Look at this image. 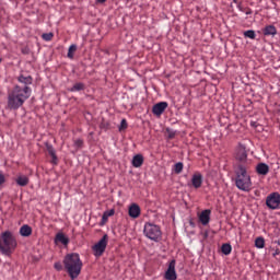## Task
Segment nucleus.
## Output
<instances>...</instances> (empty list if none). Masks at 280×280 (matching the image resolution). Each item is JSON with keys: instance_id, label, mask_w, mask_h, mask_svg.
Segmentation results:
<instances>
[{"instance_id": "14", "label": "nucleus", "mask_w": 280, "mask_h": 280, "mask_svg": "<svg viewBox=\"0 0 280 280\" xmlns=\"http://www.w3.org/2000/svg\"><path fill=\"white\" fill-rule=\"evenodd\" d=\"M199 221L203 226H207L211 221V210H203L199 215Z\"/></svg>"}, {"instance_id": "16", "label": "nucleus", "mask_w": 280, "mask_h": 280, "mask_svg": "<svg viewBox=\"0 0 280 280\" xmlns=\"http://www.w3.org/2000/svg\"><path fill=\"white\" fill-rule=\"evenodd\" d=\"M256 172L259 174V176H267V174L270 172V166L266 163H258L256 166Z\"/></svg>"}, {"instance_id": "40", "label": "nucleus", "mask_w": 280, "mask_h": 280, "mask_svg": "<svg viewBox=\"0 0 280 280\" xmlns=\"http://www.w3.org/2000/svg\"><path fill=\"white\" fill-rule=\"evenodd\" d=\"M1 60H2V59L0 58V62H1Z\"/></svg>"}, {"instance_id": "38", "label": "nucleus", "mask_w": 280, "mask_h": 280, "mask_svg": "<svg viewBox=\"0 0 280 280\" xmlns=\"http://www.w3.org/2000/svg\"><path fill=\"white\" fill-rule=\"evenodd\" d=\"M97 3H106V0H96Z\"/></svg>"}, {"instance_id": "26", "label": "nucleus", "mask_w": 280, "mask_h": 280, "mask_svg": "<svg viewBox=\"0 0 280 280\" xmlns=\"http://www.w3.org/2000/svg\"><path fill=\"white\" fill-rule=\"evenodd\" d=\"M183 167H184L183 162H177V163L174 165V172H175V174H180V173L183 172Z\"/></svg>"}, {"instance_id": "23", "label": "nucleus", "mask_w": 280, "mask_h": 280, "mask_svg": "<svg viewBox=\"0 0 280 280\" xmlns=\"http://www.w3.org/2000/svg\"><path fill=\"white\" fill-rule=\"evenodd\" d=\"M231 250H233V247L229 243L221 246V253H223V255H231Z\"/></svg>"}, {"instance_id": "33", "label": "nucleus", "mask_w": 280, "mask_h": 280, "mask_svg": "<svg viewBox=\"0 0 280 280\" xmlns=\"http://www.w3.org/2000/svg\"><path fill=\"white\" fill-rule=\"evenodd\" d=\"M54 268L58 270V272H60V270H62V262L60 261L55 262Z\"/></svg>"}, {"instance_id": "21", "label": "nucleus", "mask_w": 280, "mask_h": 280, "mask_svg": "<svg viewBox=\"0 0 280 280\" xmlns=\"http://www.w3.org/2000/svg\"><path fill=\"white\" fill-rule=\"evenodd\" d=\"M75 51H78V45L75 44L70 45L67 57L70 58V60H73L75 56Z\"/></svg>"}, {"instance_id": "2", "label": "nucleus", "mask_w": 280, "mask_h": 280, "mask_svg": "<svg viewBox=\"0 0 280 280\" xmlns=\"http://www.w3.org/2000/svg\"><path fill=\"white\" fill-rule=\"evenodd\" d=\"M82 266L83 264L78 253L67 254L63 258V268L71 280H75L82 275Z\"/></svg>"}, {"instance_id": "36", "label": "nucleus", "mask_w": 280, "mask_h": 280, "mask_svg": "<svg viewBox=\"0 0 280 280\" xmlns=\"http://www.w3.org/2000/svg\"><path fill=\"white\" fill-rule=\"evenodd\" d=\"M106 222H108V218L106 214L103 213V217H102V224H106Z\"/></svg>"}, {"instance_id": "8", "label": "nucleus", "mask_w": 280, "mask_h": 280, "mask_svg": "<svg viewBox=\"0 0 280 280\" xmlns=\"http://www.w3.org/2000/svg\"><path fill=\"white\" fill-rule=\"evenodd\" d=\"M164 279L166 280H176L177 276H176V260H171L168 264V268L164 275Z\"/></svg>"}, {"instance_id": "32", "label": "nucleus", "mask_w": 280, "mask_h": 280, "mask_svg": "<svg viewBox=\"0 0 280 280\" xmlns=\"http://www.w3.org/2000/svg\"><path fill=\"white\" fill-rule=\"evenodd\" d=\"M126 128H128V122L126 121V119H122L120 122L119 130H126Z\"/></svg>"}, {"instance_id": "30", "label": "nucleus", "mask_w": 280, "mask_h": 280, "mask_svg": "<svg viewBox=\"0 0 280 280\" xmlns=\"http://www.w3.org/2000/svg\"><path fill=\"white\" fill-rule=\"evenodd\" d=\"M103 214L107 218H112V215H115V209L106 210Z\"/></svg>"}, {"instance_id": "15", "label": "nucleus", "mask_w": 280, "mask_h": 280, "mask_svg": "<svg viewBox=\"0 0 280 280\" xmlns=\"http://www.w3.org/2000/svg\"><path fill=\"white\" fill-rule=\"evenodd\" d=\"M18 82H20V84H23V85H20V86H26V89H30V85L32 84V82H34V79L32 78V75H19L18 77Z\"/></svg>"}, {"instance_id": "13", "label": "nucleus", "mask_w": 280, "mask_h": 280, "mask_svg": "<svg viewBox=\"0 0 280 280\" xmlns=\"http://www.w3.org/2000/svg\"><path fill=\"white\" fill-rule=\"evenodd\" d=\"M129 218H133V220H136V218H139V215H141V208L139 207V205L137 203H132L129 207Z\"/></svg>"}, {"instance_id": "5", "label": "nucleus", "mask_w": 280, "mask_h": 280, "mask_svg": "<svg viewBox=\"0 0 280 280\" xmlns=\"http://www.w3.org/2000/svg\"><path fill=\"white\" fill-rule=\"evenodd\" d=\"M143 235L151 240V242H161L163 240V232L161 226L153 223H145L143 228Z\"/></svg>"}, {"instance_id": "19", "label": "nucleus", "mask_w": 280, "mask_h": 280, "mask_svg": "<svg viewBox=\"0 0 280 280\" xmlns=\"http://www.w3.org/2000/svg\"><path fill=\"white\" fill-rule=\"evenodd\" d=\"M20 235L22 237H30L32 235V226L24 224L20 228Z\"/></svg>"}, {"instance_id": "9", "label": "nucleus", "mask_w": 280, "mask_h": 280, "mask_svg": "<svg viewBox=\"0 0 280 280\" xmlns=\"http://www.w3.org/2000/svg\"><path fill=\"white\" fill-rule=\"evenodd\" d=\"M167 106H168L167 102L156 103L152 107L153 115H155L156 117H161L163 115V113H165V110L167 109Z\"/></svg>"}, {"instance_id": "17", "label": "nucleus", "mask_w": 280, "mask_h": 280, "mask_svg": "<svg viewBox=\"0 0 280 280\" xmlns=\"http://www.w3.org/2000/svg\"><path fill=\"white\" fill-rule=\"evenodd\" d=\"M55 242L56 243H60L63 246H68L69 245V237H67L63 233H57L56 237H55Z\"/></svg>"}, {"instance_id": "11", "label": "nucleus", "mask_w": 280, "mask_h": 280, "mask_svg": "<svg viewBox=\"0 0 280 280\" xmlns=\"http://www.w3.org/2000/svg\"><path fill=\"white\" fill-rule=\"evenodd\" d=\"M18 187H27L30 185V177L27 175L19 174L15 178Z\"/></svg>"}, {"instance_id": "22", "label": "nucleus", "mask_w": 280, "mask_h": 280, "mask_svg": "<svg viewBox=\"0 0 280 280\" xmlns=\"http://www.w3.org/2000/svg\"><path fill=\"white\" fill-rule=\"evenodd\" d=\"M85 85L82 82L75 83L72 88L69 89L70 93H75L78 91H84Z\"/></svg>"}, {"instance_id": "31", "label": "nucleus", "mask_w": 280, "mask_h": 280, "mask_svg": "<svg viewBox=\"0 0 280 280\" xmlns=\"http://www.w3.org/2000/svg\"><path fill=\"white\" fill-rule=\"evenodd\" d=\"M74 145L77 148H82V145H84V141L82 139H77L74 140Z\"/></svg>"}, {"instance_id": "1", "label": "nucleus", "mask_w": 280, "mask_h": 280, "mask_svg": "<svg viewBox=\"0 0 280 280\" xmlns=\"http://www.w3.org/2000/svg\"><path fill=\"white\" fill-rule=\"evenodd\" d=\"M32 97V88L21 86L19 84L13 85L8 91L7 95V109L19 110L27 102V98Z\"/></svg>"}, {"instance_id": "6", "label": "nucleus", "mask_w": 280, "mask_h": 280, "mask_svg": "<svg viewBox=\"0 0 280 280\" xmlns=\"http://www.w3.org/2000/svg\"><path fill=\"white\" fill-rule=\"evenodd\" d=\"M108 246V234L103 235V237L93 246V252L96 257H102L104 252Z\"/></svg>"}, {"instance_id": "3", "label": "nucleus", "mask_w": 280, "mask_h": 280, "mask_svg": "<svg viewBox=\"0 0 280 280\" xmlns=\"http://www.w3.org/2000/svg\"><path fill=\"white\" fill-rule=\"evenodd\" d=\"M248 166L245 164H238L235 170V185L241 191H250L253 189V182L250 175H248Z\"/></svg>"}, {"instance_id": "35", "label": "nucleus", "mask_w": 280, "mask_h": 280, "mask_svg": "<svg viewBox=\"0 0 280 280\" xmlns=\"http://www.w3.org/2000/svg\"><path fill=\"white\" fill-rule=\"evenodd\" d=\"M3 183H5V175H3V173H0V188L2 187Z\"/></svg>"}, {"instance_id": "27", "label": "nucleus", "mask_w": 280, "mask_h": 280, "mask_svg": "<svg viewBox=\"0 0 280 280\" xmlns=\"http://www.w3.org/2000/svg\"><path fill=\"white\" fill-rule=\"evenodd\" d=\"M46 150L50 156H54L56 154V149H54V145L46 143Z\"/></svg>"}, {"instance_id": "39", "label": "nucleus", "mask_w": 280, "mask_h": 280, "mask_svg": "<svg viewBox=\"0 0 280 280\" xmlns=\"http://www.w3.org/2000/svg\"><path fill=\"white\" fill-rule=\"evenodd\" d=\"M245 14H247V15H248V14H253V11L249 9V10L246 11Z\"/></svg>"}, {"instance_id": "28", "label": "nucleus", "mask_w": 280, "mask_h": 280, "mask_svg": "<svg viewBox=\"0 0 280 280\" xmlns=\"http://www.w3.org/2000/svg\"><path fill=\"white\" fill-rule=\"evenodd\" d=\"M166 135L167 139H174V137H176V131L174 129L166 128Z\"/></svg>"}, {"instance_id": "25", "label": "nucleus", "mask_w": 280, "mask_h": 280, "mask_svg": "<svg viewBox=\"0 0 280 280\" xmlns=\"http://www.w3.org/2000/svg\"><path fill=\"white\" fill-rule=\"evenodd\" d=\"M255 246L256 248H264V246H266V241L264 240V237H257L255 240Z\"/></svg>"}, {"instance_id": "34", "label": "nucleus", "mask_w": 280, "mask_h": 280, "mask_svg": "<svg viewBox=\"0 0 280 280\" xmlns=\"http://www.w3.org/2000/svg\"><path fill=\"white\" fill-rule=\"evenodd\" d=\"M50 156H51L52 165H58V156L56 155V153L54 155H50Z\"/></svg>"}, {"instance_id": "12", "label": "nucleus", "mask_w": 280, "mask_h": 280, "mask_svg": "<svg viewBox=\"0 0 280 280\" xmlns=\"http://www.w3.org/2000/svg\"><path fill=\"white\" fill-rule=\"evenodd\" d=\"M191 185L195 189H200L202 187V174L195 173L191 177Z\"/></svg>"}, {"instance_id": "24", "label": "nucleus", "mask_w": 280, "mask_h": 280, "mask_svg": "<svg viewBox=\"0 0 280 280\" xmlns=\"http://www.w3.org/2000/svg\"><path fill=\"white\" fill-rule=\"evenodd\" d=\"M243 35L245 38H250L252 40H255V38H257V34L253 30L245 31Z\"/></svg>"}, {"instance_id": "18", "label": "nucleus", "mask_w": 280, "mask_h": 280, "mask_svg": "<svg viewBox=\"0 0 280 280\" xmlns=\"http://www.w3.org/2000/svg\"><path fill=\"white\" fill-rule=\"evenodd\" d=\"M131 165L133 167H141V165H143V155L142 154H136L132 158Z\"/></svg>"}, {"instance_id": "7", "label": "nucleus", "mask_w": 280, "mask_h": 280, "mask_svg": "<svg viewBox=\"0 0 280 280\" xmlns=\"http://www.w3.org/2000/svg\"><path fill=\"white\" fill-rule=\"evenodd\" d=\"M266 205L268 209H280V194L271 192L269 196H267Z\"/></svg>"}, {"instance_id": "20", "label": "nucleus", "mask_w": 280, "mask_h": 280, "mask_svg": "<svg viewBox=\"0 0 280 280\" xmlns=\"http://www.w3.org/2000/svg\"><path fill=\"white\" fill-rule=\"evenodd\" d=\"M262 32L265 36H276L277 27H275V25H268L264 28Z\"/></svg>"}, {"instance_id": "29", "label": "nucleus", "mask_w": 280, "mask_h": 280, "mask_svg": "<svg viewBox=\"0 0 280 280\" xmlns=\"http://www.w3.org/2000/svg\"><path fill=\"white\" fill-rule=\"evenodd\" d=\"M42 38H43V40L49 42V40H51V38H54V33H44L42 35Z\"/></svg>"}, {"instance_id": "37", "label": "nucleus", "mask_w": 280, "mask_h": 280, "mask_svg": "<svg viewBox=\"0 0 280 280\" xmlns=\"http://www.w3.org/2000/svg\"><path fill=\"white\" fill-rule=\"evenodd\" d=\"M277 255H280V249L279 248L275 249V252L272 254V257H277Z\"/></svg>"}, {"instance_id": "10", "label": "nucleus", "mask_w": 280, "mask_h": 280, "mask_svg": "<svg viewBox=\"0 0 280 280\" xmlns=\"http://www.w3.org/2000/svg\"><path fill=\"white\" fill-rule=\"evenodd\" d=\"M248 160V153H246V147L240 144L236 149V161L240 163H246Z\"/></svg>"}, {"instance_id": "4", "label": "nucleus", "mask_w": 280, "mask_h": 280, "mask_svg": "<svg viewBox=\"0 0 280 280\" xmlns=\"http://www.w3.org/2000/svg\"><path fill=\"white\" fill-rule=\"evenodd\" d=\"M19 243L16 242V236L11 231H4L0 234V253L10 257Z\"/></svg>"}]
</instances>
